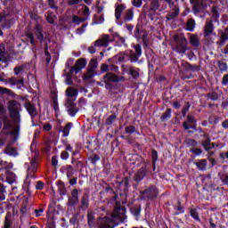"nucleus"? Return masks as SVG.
Wrapping results in <instances>:
<instances>
[{
	"instance_id": "a878e982",
	"label": "nucleus",
	"mask_w": 228,
	"mask_h": 228,
	"mask_svg": "<svg viewBox=\"0 0 228 228\" xmlns=\"http://www.w3.org/2000/svg\"><path fill=\"white\" fill-rule=\"evenodd\" d=\"M158 8H159V4L158 3V0H153L150 6V12H156Z\"/></svg>"
},
{
	"instance_id": "f704fd0d",
	"label": "nucleus",
	"mask_w": 228,
	"mask_h": 228,
	"mask_svg": "<svg viewBox=\"0 0 228 228\" xmlns=\"http://www.w3.org/2000/svg\"><path fill=\"white\" fill-rule=\"evenodd\" d=\"M129 72L134 77H138V76H140V74L138 73V69H134V67L129 68Z\"/></svg>"
},
{
	"instance_id": "c03bdc74",
	"label": "nucleus",
	"mask_w": 228,
	"mask_h": 228,
	"mask_svg": "<svg viewBox=\"0 0 228 228\" xmlns=\"http://www.w3.org/2000/svg\"><path fill=\"white\" fill-rule=\"evenodd\" d=\"M27 38L30 40L31 45H35V37L33 36V34L31 33L27 34Z\"/></svg>"
},
{
	"instance_id": "3c124183",
	"label": "nucleus",
	"mask_w": 228,
	"mask_h": 228,
	"mask_svg": "<svg viewBox=\"0 0 228 228\" xmlns=\"http://www.w3.org/2000/svg\"><path fill=\"white\" fill-rule=\"evenodd\" d=\"M132 213H133V215H134V216H140V208H132Z\"/></svg>"
},
{
	"instance_id": "5fc2aeb1",
	"label": "nucleus",
	"mask_w": 228,
	"mask_h": 228,
	"mask_svg": "<svg viewBox=\"0 0 228 228\" xmlns=\"http://www.w3.org/2000/svg\"><path fill=\"white\" fill-rule=\"evenodd\" d=\"M101 70H102V72H108V70H110V67L106 64H102L101 66Z\"/></svg>"
},
{
	"instance_id": "0e129e2a",
	"label": "nucleus",
	"mask_w": 228,
	"mask_h": 228,
	"mask_svg": "<svg viewBox=\"0 0 228 228\" xmlns=\"http://www.w3.org/2000/svg\"><path fill=\"white\" fill-rule=\"evenodd\" d=\"M228 84V75L223 77V85L226 86Z\"/></svg>"
},
{
	"instance_id": "4468645a",
	"label": "nucleus",
	"mask_w": 228,
	"mask_h": 228,
	"mask_svg": "<svg viewBox=\"0 0 228 228\" xmlns=\"http://www.w3.org/2000/svg\"><path fill=\"white\" fill-rule=\"evenodd\" d=\"M193 124H195V118L192 116H188L187 121L183 123V127L186 130L191 129V127H195Z\"/></svg>"
},
{
	"instance_id": "b1692460",
	"label": "nucleus",
	"mask_w": 228,
	"mask_h": 228,
	"mask_svg": "<svg viewBox=\"0 0 228 228\" xmlns=\"http://www.w3.org/2000/svg\"><path fill=\"white\" fill-rule=\"evenodd\" d=\"M98 65L99 64L97 63V60L92 59L89 62L88 69L95 71V69H97Z\"/></svg>"
},
{
	"instance_id": "f3484780",
	"label": "nucleus",
	"mask_w": 228,
	"mask_h": 228,
	"mask_svg": "<svg viewBox=\"0 0 228 228\" xmlns=\"http://www.w3.org/2000/svg\"><path fill=\"white\" fill-rule=\"evenodd\" d=\"M36 37L39 39V42H44V34H42V25L37 24L35 27Z\"/></svg>"
},
{
	"instance_id": "a18cd8bd",
	"label": "nucleus",
	"mask_w": 228,
	"mask_h": 228,
	"mask_svg": "<svg viewBox=\"0 0 228 228\" xmlns=\"http://www.w3.org/2000/svg\"><path fill=\"white\" fill-rule=\"evenodd\" d=\"M190 213H191V216H192V218H194V220H199V214L197 213L196 210L191 209L190 211Z\"/></svg>"
},
{
	"instance_id": "aec40b11",
	"label": "nucleus",
	"mask_w": 228,
	"mask_h": 228,
	"mask_svg": "<svg viewBox=\"0 0 228 228\" xmlns=\"http://www.w3.org/2000/svg\"><path fill=\"white\" fill-rule=\"evenodd\" d=\"M6 179L9 184H13V183H16L17 181V175L14 173L7 172Z\"/></svg>"
},
{
	"instance_id": "20e7f679",
	"label": "nucleus",
	"mask_w": 228,
	"mask_h": 228,
	"mask_svg": "<svg viewBox=\"0 0 228 228\" xmlns=\"http://www.w3.org/2000/svg\"><path fill=\"white\" fill-rule=\"evenodd\" d=\"M175 45H173L174 51L179 54H184L188 51V41L183 35H175L174 37Z\"/></svg>"
},
{
	"instance_id": "423d86ee",
	"label": "nucleus",
	"mask_w": 228,
	"mask_h": 228,
	"mask_svg": "<svg viewBox=\"0 0 228 228\" xmlns=\"http://www.w3.org/2000/svg\"><path fill=\"white\" fill-rule=\"evenodd\" d=\"M134 53H130V61L131 63H136L138 60H140V56H142V46L140 45H134Z\"/></svg>"
},
{
	"instance_id": "4d7b16f0",
	"label": "nucleus",
	"mask_w": 228,
	"mask_h": 228,
	"mask_svg": "<svg viewBox=\"0 0 228 228\" xmlns=\"http://www.w3.org/2000/svg\"><path fill=\"white\" fill-rule=\"evenodd\" d=\"M37 190H43L44 189V183L42 182H37V185H36Z\"/></svg>"
},
{
	"instance_id": "09e8293b",
	"label": "nucleus",
	"mask_w": 228,
	"mask_h": 228,
	"mask_svg": "<svg viewBox=\"0 0 228 228\" xmlns=\"http://www.w3.org/2000/svg\"><path fill=\"white\" fill-rule=\"evenodd\" d=\"M43 129H44V131H51V129H53V126L49 123H45L43 126Z\"/></svg>"
},
{
	"instance_id": "de8ad7c7",
	"label": "nucleus",
	"mask_w": 228,
	"mask_h": 228,
	"mask_svg": "<svg viewBox=\"0 0 228 228\" xmlns=\"http://www.w3.org/2000/svg\"><path fill=\"white\" fill-rule=\"evenodd\" d=\"M221 38L222 42H225V40H228V29H226L224 33L221 35Z\"/></svg>"
},
{
	"instance_id": "cd10ccee",
	"label": "nucleus",
	"mask_w": 228,
	"mask_h": 228,
	"mask_svg": "<svg viewBox=\"0 0 228 228\" xmlns=\"http://www.w3.org/2000/svg\"><path fill=\"white\" fill-rule=\"evenodd\" d=\"M195 29V20H189L187 22V30L188 31H193Z\"/></svg>"
},
{
	"instance_id": "6ab92c4d",
	"label": "nucleus",
	"mask_w": 228,
	"mask_h": 228,
	"mask_svg": "<svg viewBox=\"0 0 228 228\" xmlns=\"http://www.w3.org/2000/svg\"><path fill=\"white\" fill-rule=\"evenodd\" d=\"M211 33H213V21L208 20L205 25V35L206 37H209Z\"/></svg>"
},
{
	"instance_id": "393cba45",
	"label": "nucleus",
	"mask_w": 228,
	"mask_h": 228,
	"mask_svg": "<svg viewBox=\"0 0 228 228\" xmlns=\"http://www.w3.org/2000/svg\"><path fill=\"white\" fill-rule=\"evenodd\" d=\"M177 15H179V9L177 7H175V12L170 14H167V20H172V19H175Z\"/></svg>"
},
{
	"instance_id": "680f3d73",
	"label": "nucleus",
	"mask_w": 228,
	"mask_h": 228,
	"mask_svg": "<svg viewBox=\"0 0 228 228\" xmlns=\"http://www.w3.org/2000/svg\"><path fill=\"white\" fill-rule=\"evenodd\" d=\"M66 84L67 85H72V78L69 75L66 77Z\"/></svg>"
},
{
	"instance_id": "13d9d810",
	"label": "nucleus",
	"mask_w": 228,
	"mask_h": 228,
	"mask_svg": "<svg viewBox=\"0 0 228 228\" xmlns=\"http://www.w3.org/2000/svg\"><path fill=\"white\" fill-rule=\"evenodd\" d=\"M52 165H53V167L58 166V157H53L52 158Z\"/></svg>"
},
{
	"instance_id": "052dcab7",
	"label": "nucleus",
	"mask_w": 228,
	"mask_h": 228,
	"mask_svg": "<svg viewBox=\"0 0 228 228\" xmlns=\"http://www.w3.org/2000/svg\"><path fill=\"white\" fill-rule=\"evenodd\" d=\"M68 112H69V115H70V117H76V113H77V110H73L72 109H69Z\"/></svg>"
},
{
	"instance_id": "774afa93",
	"label": "nucleus",
	"mask_w": 228,
	"mask_h": 228,
	"mask_svg": "<svg viewBox=\"0 0 228 228\" xmlns=\"http://www.w3.org/2000/svg\"><path fill=\"white\" fill-rule=\"evenodd\" d=\"M88 51L91 54H94L95 53V46H90Z\"/></svg>"
},
{
	"instance_id": "39448f33",
	"label": "nucleus",
	"mask_w": 228,
	"mask_h": 228,
	"mask_svg": "<svg viewBox=\"0 0 228 228\" xmlns=\"http://www.w3.org/2000/svg\"><path fill=\"white\" fill-rule=\"evenodd\" d=\"M110 42H113V39L110 37V35L104 34L94 42V47H108Z\"/></svg>"
},
{
	"instance_id": "2eb2a0df",
	"label": "nucleus",
	"mask_w": 228,
	"mask_h": 228,
	"mask_svg": "<svg viewBox=\"0 0 228 228\" xmlns=\"http://www.w3.org/2000/svg\"><path fill=\"white\" fill-rule=\"evenodd\" d=\"M12 142H9L7 144V146L4 149V154H7L8 156H13L15 158V156H17V150H15V148H12L11 145Z\"/></svg>"
},
{
	"instance_id": "4c0bfd02",
	"label": "nucleus",
	"mask_w": 228,
	"mask_h": 228,
	"mask_svg": "<svg viewBox=\"0 0 228 228\" xmlns=\"http://www.w3.org/2000/svg\"><path fill=\"white\" fill-rule=\"evenodd\" d=\"M74 24L79 25L81 22H85V19L79 18L78 16H73Z\"/></svg>"
},
{
	"instance_id": "37998d69",
	"label": "nucleus",
	"mask_w": 228,
	"mask_h": 228,
	"mask_svg": "<svg viewBox=\"0 0 228 228\" xmlns=\"http://www.w3.org/2000/svg\"><path fill=\"white\" fill-rule=\"evenodd\" d=\"M87 26L88 25L84 24L81 28H77V35H83V33H85V29H86Z\"/></svg>"
},
{
	"instance_id": "9d476101",
	"label": "nucleus",
	"mask_w": 228,
	"mask_h": 228,
	"mask_svg": "<svg viewBox=\"0 0 228 228\" xmlns=\"http://www.w3.org/2000/svg\"><path fill=\"white\" fill-rule=\"evenodd\" d=\"M144 197H148L149 199H156L158 197V189L155 186H151L147 188L144 191Z\"/></svg>"
},
{
	"instance_id": "7c9ffc66",
	"label": "nucleus",
	"mask_w": 228,
	"mask_h": 228,
	"mask_svg": "<svg viewBox=\"0 0 228 228\" xmlns=\"http://www.w3.org/2000/svg\"><path fill=\"white\" fill-rule=\"evenodd\" d=\"M190 42L191 45H194L195 47H197V45L200 44V42L199 41V37H197V36H191L190 38Z\"/></svg>"
},
{
	"instance_id": "e2e57ef3",
	"label": "nucleus",
	"mask_w": 228,
	"mask_h": 228,
	"mask_svg": "<svg viewBox=\"0 0 228 228\" xmlns=\"http://www.w3.org/2000/svg\"><path fill=\"white\" fill-rule=\"evenodd\" d=\"M0 54L4 56V45H0Z\"/></svg>"
},
{
	"instance_id": "e433bc0d",
	"label": "nucleus",
	"mask_w": 228,
	"mask_h": 228,
	"mask_svg": "<svg viewBox=\"0 0 228 228\" xmlns=\"http://www.w3.org/2000/svg\"><path fill=\"white\" fill-rule=\"evenodd\" d=\"M87 218H88V225L90 227H94V215L92 213H88Z\"/></svg>"
},
{
	"instance_id": "f257e3e1",
	"label": "nucleus",
	"mask_w": 228,
	"mask_h": 228,
	"mask_svg": "<svg viewBox=\"0 0 228 228\" xmlns=\"http://www.w3.org/2000/svg\"><path fill=\"white\" fill-rule=\"evenodd\" d=\"M8 110L12 122L9 120L4 121V128L0 134V147H4L10 136H12V142H15L20 129L19 125L20 124V103L12 100L8 103Z\"/></svg>"
},
{
	"instance_id": "6e6552de",
	"label": "nucleus",
	"mask_w": 228,
	"mask_h": 228,
	"mask_svg": "<svg viewBox=\"0 0 228 228\" xmlns=\"http://www.w3.org/2000/svg\"><path fill=\"white\" fill-rule=\"evenodd\" d=\"M126 10V4H115V18L117 20V24H118V26H122V22L118 23V20H120V17H122V12H124Z\"/></svg>"
},
{
	"instance_id": "2f4dec72",
	"label": "nucleus",
	"mask_w": 228,
	"mask_h": 228,
	"mask_svg": "<svg viewBox=\"0 0 228 228\" xmlns=\"http://www.w3.org/2000/svg\"><path fill=\"white\" fill-rule=\"evenodd\" d=\"M0 167H2V168L10 169L13 167V165L10 163L8 164L6 161L0 160Z\"/></svg>"
},
{
	"instance_id": "79ce46f5",
	"label": "nucleus",
	"mask_w": 228,
	"mask_h": 228,
	"mask_svg": "<svg viewBox=\"0 0 228 228\" xmlns=\"http://www.w3.org/2000/svg\"><path fill=\"white\" fill-rule=\"evenodd\" d=\"M194 13H199V12H202V9L200 8V4L197 3L193 8H192Z\"/></svg>"
},
{
	"instance_id": "a211bd4d",
	"label": "nucleus",
	"mask_w": 228,
	"mask_h": 228,
	"mask_svg": "<svg viewBox=\"0 0 228 228\" xmlns=\"http://www.w3.org/2000/svg\"><path fill=\"white\" fill-rule=\"evenodd\" d=\"M27 111L29 113L30 117H35L37 115V109L30 102L25 104Z\"/></svg>"
},
{
	"instance_id": "5701e85b",
	"label": "nucleus",
	"mask_w": 228,
	"mask_h": 228,
	"mask_svg": "<svg viewBox=\"0 0 228 228\" xmlns=\"http://www.w3.org/2000/svg\"><path fill=\"white\" fill-rule=\"evenodd\" d=\"M133 17H134V13L133 12V9H129L125 13V20L129 22V20H133Z\"/></svg>"
},
{
	"instance_id": "9b49d317",
	"label": "nucleus",
	"mask_w": 228,
	"mask_h": 228,
	"mask_svg": "<svg viewBox=\"0 0 228 228\" xmlns=\"http://www.w3.org/2000/svg\"><path fill=\"white\" fill-rule=\"evenodd\" d=\"M7 83L11 85V86H24V78L12 77L8 79Z\"/></svg>"
},
{
	"instance_id": "7ed1b4c3",
	"label": "nucleus",
	"mask_w": 228,
	"mask_h": 228,
	"mask_svg": "<svg viewBox=\"0 0 228 228\" xmlns=\"http://www.w3.org/2000/svg\"><path fill=\"white\" fill-rule=\"evenodd\" d=\"M19 16L17 15V10L13 6L4 10V16L0 15V28L4 29H10L13 24L17 21Z\"/></svg>"
},
{
	"instance_id": "0eeeda50",
	"label": "nucleus",
	"mask_w": 228,
	"mask_h": 228,
	"mask_svg": "<svg viewBox=\"0 0 228 228\" xmlns=\"http://www.w3.org/2000/svg\"><path fill=\"white\" fill-rule=\"evenodd\" d=\"M86 60L78 59L75 64V67L70 69V74H72V72H75V74H79V72H81V70L86 67Z\"/></svg>"
},
{
	"instance_id": "a19ab883",
	"label": "nucleus",
	"mask_w": 228,
	"mask_h": 228,
	"mask_svg": "<svg viewBox=\"0 0 228 228\" xmlns=\"http://www.w3.org/2000/svg\"><path fill=\"white\" fill-rule=\"evenodd\" d=\"M171 113L172 111L170 110V109H168L167 110V113L161 116V120H167V118H170Z\"/></svg>"
},
{
	"instance_id": "dca6fc26",
	"label": "nucleus",
	"mask_w": 228,
	"mask_h": 228,
	"mask_svg": "<svg viewBox=\"0 0 228 228\" xmlns=\"http://www.w3.org/2000/svg\"><path fill=\"white\" fill-rule=\"evenodd\" d=\"M78 191L77 190H73L71 192V198L69 199V202L71 206H74V204H77L79 202V199L77 198Z\"/></svg>"
},
{
	"instance_id": "ea45409f",
	"label": "nucleus",
	"mask_w": 228,
	"mask_h": 228,
	"mask_svg": "<svg viewBox=\"0 0 228 228\" xmlns=\"http://www.w3.org/2000/svg\"><path fill=\"white\" fill-rule=\"evenodd\" d=\"M117 58L118 61H124V60L127 58V54H126V53H120L118 55H117Z\"/></svg>"
},
{
	"instance_id": "603ef678",
	"label": "nucleus",
	"mask_w": 228,
	"mask_h": 228,
	"mask_svg": "<svg viewBox=\"0 0 228 228\" xmlns=\"http://www.w3.org/2000/svg\"><path fill=\"white\" fill-rule=\"evenodd\" d=\"M208 97L211 101H216V99H218V94H216V93H212L208 94Z\"/></svg>"
},
{
	"instance_id": "338daca9",
	"label": "nucleus",
	"mask_w": 228,
	"mask_h": 228,
	"mask_svg": "<svg viewBox=\"0 0 228 228\" xmlns=\"http://www.w3.org/2000/svg\"><path fill=\"white\" fill-rule=\"evenodd\" d=\"M11 225H12V224L10 223V221H8V219H6L4 222V228H10Z\"/></svg>"
},
{
	"instance_id": "1a4fd4ad",
	"label": "nucleus",
	"mask_w": 228,
	"mask_h": 228,
	"mask_svg": "<svg viewBox=\"0 0 228 228\" xmlns=\"http://www.w3.org/2000/svg\"><path fill=\"white\" fill-rule=\"evenodd\" d=\"M103 80L106 85H111V83H118V81H122V77H117L113 73H107L104 76Z\"/></svg>"
},
{
	"instance_id": "412c9836",
	"label": "nucleus",
	"mask_w": 228,
	"mask_h": 228,
	"mask_svg": "<svg viewBox=\"0 0 228 228\" xmlns=\"http://www.w3.org/2000/svg\"><path fill=\"white\" fill-rule=\"evenodd\" d=\"M70 129H72V123H68L62 129V136L67 137L70 133Z\"/></svg>"
},
{
	"instance_id": "69168bd1",
	"label": "nucleus",
	"mask_w": 228,
	"mask_h": 228,
	"mask_svg": "<svg viewBox=\"0 0 228 228\" xmlns=\"http://www.w3.org/2000/svg\"><path fill=\"white\" fill-rule=\"evenodd\" d=\"M221 179L224 184H228V175H224Z\"/></svg>"
},
{
	"instance_id": "c9c22d12",
	"label": "nucleus",
	"mask_w": 228,
	"mask_h": 228,
	"mask_svg": "<svg viewBox=\"0 0 228 228\" xmlns=\"http://www.w3.org/2000/svg\"><path fill=\"white\" fill-rule=\"evenodd\" d=\"M115 118H117L115 115L109 116L106 119L107 126H111L115 122Z\"/></svg>"
},
{
	"instance_id": "49530a36",
	"label": "nucleus",
	"mask_w": 228,
	"mask_h": 228,
	"mask_svg": "<svg viewBox=\"0 0 228 228\" xmlns=\"http://www.w3.org/2000/svg\"><path fill=\"white\" fill-rule=\"evenodd\" d=\"M191 152L195 156H200V154H202V151L200 149H192L191 150Z\"/></svg>"
},
{
	"instance_id": "f03ea898",
	"label": "nucleus",
	"mask_w": 228,
	"mask_h": 228,
	"mask_svg": "<svg viewBox=\"0 0 228 228\" xmlns=\"http://www.w3.org/2000/svg\"><path fill=\"white\" fill-rule=\"evenodd\" d=\"M126 218H127V216H126V208L117 204L110 217L102 219L100 228H113L112 225H118L120 222H125Z\"/></svg>"
},
{
	"instance_id": "8fccbe9b",
	"label": "nucleus",
	"mask_w": 228,
	"mask_h": 228,
	"mask_svg": "<svg viewBox=\"0 0 228 228\" xmlns=\"http://www.w3.org/2000/svg\"><path fill=\"white\" fill-rule=\"evenodd\" d=\"M134 131H135V128H134V126H127L126 128V133H128V134H133V133H134Z\"/></svg>"
},
{
	"instance_id": "58836bf2",
	"label": "nucleus",
	"mask_w": 228,
	"mask_h": 228,
	"mask_svg": "<svg viewBox=\"0 0 228 228\" xmlns=\"http://www.w3.org/2000/svg\"><path fill=\"white\" fill-rule=\"evenodd\" d=\"M151 156H152L153 165H156V161H158V151H156L155 150H152Z\"/></svg>"
},
{
	"instance_id": "473e14b6",
	"label": "nucleus",
	"mask_w": 228,
	"mask_h": 228,
	"mask_svg": "<svg viewBox=\"0 0 228 228\" xmlns=\"http://www.w3.org/2000/svg\"><path fill=\"white\" fill-rule=\"evenodd\" d=\"M66 175L67 177L70 178L72 175H74V168H72V166H68L66 168Z\"/></svg>"
},
{
	"instance_id": "864d4df0",
	"label": "nucleus",
	"mask_w": 228,
	"mask_h": 228,
	"mask_svg": "<svg viewBox=\"0 0 228 228\" xmlns=\"http://www.w3.org/2000/svg\"><path fill=\"white\" fill-rule=\"evenodd\" d=\"M133 4L136 8H140V6H142V0H134Z\"/></svg>"
},
{
	"instance_id": "6e6d98bb",
	"label": "nucleus",
	"mask_w": 228,
	"mask_h": 228,
	"mask_svg": "<svg viewBox=\"0 0 228 228\" xmlns=\"http://www.w3.org/2000/svg\"><path fill=\"white\" fill-rule=\"evenodd\" d=\"M61 159H69V152L67 151H62L61 154Z\"/></svg>"
},
{
	"instance_id": "c756f323",
	"label": "nucleus",
	"mask_w": 228,
	"mask_h": 228,
	"mask_svg": "<svg viewBox=\"0 0 228 228\" xmlns=\"http://www.w3.org/2000/svg\"><path fill=\"white\" fill-rule=\"evenodd\" d=\"M196 165H197L198 168H200V170H205L206 167L208 165V161L200 160Z\"/></svg>"
},
{
	"instance_id": "72a5a7b5",
	"label": "nucleus",
	"mask_w": 228,
	"mask_h": 228,
	"mask_svg": "<svg viewBox=\"0 0 228 228\" xmlns=\"http://www.w3.org/2000/svg\"><path fill=\"white\" fill-rule=\"evenodd\" d=\"M203 147H204L205 151H209V149H213V146L211 145V140L207 139L203 142Z\"/></svg>"
},
{
	"instance_id": "ddd939ff",
	"label": "nucleus",
	"mask_w": 228,
	"mask_h": 228,
	"mask_svg": "<svg viewBox=\"0 0 228 228\" xmlns=\"http://www.w3.org/2000/svg\"><path fill=\"white\" fill-rule=\"evenodd\" d=\"M146 174H147V169H145V167H142L134 175V181H142V179H143V177H145Z\"/></svg>"
},
{
	"instance_id": "4be33fe9",
	"label": "nucleus",
	"mask_w": 228,
	"mask_h": 228,
	"mask_svg": "<svg viewBox=\"0 0 228 228\" xmlns=\"http://www.w3.org/2000/svg\"><path fill=\"white\" fill-rule=\"evenodd\" d=\"M94 76H95V71L88 68L87 72L83 76V79L84 80L92 79V77H94Z\"/></svg>"
},
{
	"instance_id": "bf43d9fd",
	"label": "nucleus",
	"mask_w": 228,
	"mask_h": 228,
	"mask_svg": "<svg viewBox=\"0 0 228 228\" xmlns=\"http://www.w3.org/2000/svg\"><path fill=\"white\" fill-rule=\"evenodd\" d=\"M42 213H44L43 208H39L37 210H35L36 216H42Z\"/></svg>"
},
{
	"instance_id": "bb28decb",
	"label": "nucleus",
	"mask_w": 228,
	"mask_h": 228,
	"mask_svg": "<svg viewBox=\"0 0 228 228\" xmlns=\"http://www.w3.org/2000/svg\"><path fill=\"white\" fill-rule=\"evenodd\" d=\"M114 40H117V42H119L120 44H123V45L126 44V39H124V37H119L118 33H115L113 35L112 42Z\"/></svg>"
},
{
	"instance_id": "c85d7f7f",
	"label": "nucleus",
	"mask_w": 228,
	"mask_h": 228,
	"mask_svg": "<svg viewBox=\"0 0 228 228\" xmlns=\"http://www.w3.org/2000/svg\"><path fill=\"white\" fill-rule=\"evenodd\" d=\"M47 22L49 24H54V20H56V15H54L53 12H50L46 17Z\"/></svg>"
},
{
	"instance_id": "f8f14e48",
	"label": "nucleus",
	"mask_w": 228,
	"mask_h": 228,
	"mask_svg": "<svg viewBox=\"0 0 228 228\" xmlns=\"http://www.w3.org/2000/svg\"><path fill=\"white\" fill-rule=\"evenodd\" d=\"M78 94H79V92L77 91V89H76L74 87H68L66 89L67 97H69V99H74V101H76Z\"/></svg>"
}]
</instances>
